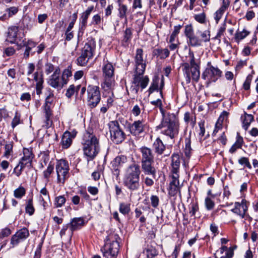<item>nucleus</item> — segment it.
Instances as JSON below:
<instances>
[{
	"mask_svg": "<svg viewBox=\"0 0 258 258\" xmlns=\"http://www.w3.org/2000/svg\"><path fill=\"white\" fill-rule=\"evenodd\" d=\"M89 59V57H86L85 55L81 54L77 59V64L81 66H84L87 64Z\"/></svg>",
	"mask_w": 258,
	"mask_h": 258,
	"instance_id": "53",
	"label": "nucleus"
},
{
	"mask_svg": "<svg viewBox=\"0 0 258 258\" xmlns=\"http://www.w3.org/2000/svg\"><path fill=\"white\" fill-rule=\"evenodd\" d=\"M193 17L197 22L201 24L205 25L207 24V19L206 14L204 12L199 14H195Z\"/></svg>",
	"mask_w": 258,
	"mask_h": 258,
	"instance_id": "38",
	"label": "nucleus"
},
{
	"mask_svg": "<svg viewBox=\"0 0 258 258\" xmlns=\"http://www.w3.org/2000/svg\"><path fill=\"white\" fill-rule=\"evenodd\" d=\"M111 140L116 144L121 143L125 139L126 135L121 130L117 121H112L108 123Z\"/></svg>",
	"mask_w": 258,
	"mask_h": 258,
	"instance_id": "8",
	"label": "nucleus"
},
{
	"mask_svg": "<svg viewBox=\"0 0 258 258\" xmlns=\"http://www.w3.org/2000/svg\"><path fill=\"white\" fill-rule=\"evenodd\" d=\"M147 258H154L158 254L156 248L151 245H148L144 250Z\"/></svg>",
	"mask_w": 258,
	"mask_h": 258,
	"instance_id": "33",
	"label": "nucleus"
},
{
	"mask_svg": "<svg viewBox=\"0 0 258 258\" xmlns=\"http://www.w3.org/2000/svg\"><path fill=\"white\" fill-rule=\"evenodd\" d=\"M225 11L222 10L221 9H219L215 13H214V19L216 21V24H218L219 20L221 18L223 14Z\"/></svg>",
	"mask_w": 258,
	"mask_h": 258,
	"instance_id": "59",
	"label": "nucleus"
},
{
	"mask_svg": "<svg viewBox=\"0 0 258 258\" xmlns=\"http://www.w3.org/2000/svg\"><path fill=\"white\" fill-rule=\"evenodd\" d=\"M141 76L136 73L133 82L137 85V87L140 86L142 89H143L147 86L149 82V79L147 76L141 77Z\"/></svg>",
	"mask_w": 258,
	"mask_h": 258,
	"instance_id": "25",
	"label": "nucleus"
},
{
	"mask_svg": "<svg viewBox=\"0 0 258 258\" xmlns=\"http://www.w3.org/2000/svg\"><path fill=\"white\" fill-rule=\"evenodd\" d=\"M25 212L30 216L33 215L35 212V208L33 204V197L31 196L26 202Z\"/></svg>",
	"mask_w": 258,
	"mask_h": 258,
	"instance_id": "36",
	"label": "nucleus"
},
{
	"mask_svg": "<svg viewBox=\"0 0 258 258\" xmlns=\"http://www.w3.org/2000/svg\"><path fill=\"white\" fill-rule=\"evenodd\" d=\"M241 119L242 121L243 128L245 130H247L251 122L253 120L254 117L251 114L244 112V115L241 116Z\"/></svg>",
	"mask_w": 258,
	"mask_h": 258,
	"instance_id": "32",
	"label": "nucleus"
},
{
	"mask_svg": "<svg viewBox=\"0 0 258 258\" xmlns=\"http://www.w3.org/2000/svg\"><path fill=\"white\" fill-rule=\"evenodd\" d=\"M114 85V78H104V81L101 85L103 90V95H112Z\"/></svg>",
	"mask_w": 258,
	"mask_h": 258,
	"instance_id": "19",
	"label": "nucleus"
},
{
	"mask_svg": "<svg viewBox=\"0 0 258 258\" xmlns=\"http://www.w3.org/2000/svg\"><path fill=\"white\" fill-rule=\"evenodd\" d=\"M102 71L104 78H114V68L112 64L107 60L104 62Z\"/></svg>",
	"mask_w": 258,
	"mask_h": 258,
	"instance_id": "23",
	"label": "nucleus"
},
{
	"mask_svg": "<svg viewBox=\"0 0 258 258\" xmlns=\"http://www.w3.org/2000/svg\"><path fill=\"white\" fill-rule=\"evenodd\" d=\"M255 13L254 12L251 10H248L247 11L246 13L245 16L244 18L247 20V21H250L253 18L255 17Z\"/></svg>",
	"mask_w": 258,
	"mask_h": 258,
	"instance_id": "63",
	"label": "nucleus"
},
{
	"mask_svg": "<svg viewBox=\"0 0 258 258\" xmlns=\"http://www.w3.org/2000/svg\"><path fill=\"white\" fill-rule=\"evenodd\" d=\"M85 224L84 219L83 218H74L72 219L69 224L71 231H73L81 228Z\"/></svg>",
	"mask_w": 258,
	"mask_h": 258,
	"instance_id": "26",
	"label": "nucleus"
},
{
	"mask_svg": "<svg viewBox=\"0 0 258 258\" xmlns=\"http://www.w3.org/2000/svg\"><path fill=\"white\" fill-rule=\"evenodd\" d=\"M180 165V156L177 154H173L172 155L171 172L172 173L179 172Z\"/></svg>",
	"mask_w": 258,
	"mask_h": 258,
	"instance_id": "29",
	"label": "nucleus"
},
{
	"mask_svg": "<svg viewBox=\"0 0 258 258\" xmlns=\"http://www.w3.org/2000/svg\"><path fill=\"white\" fill-rule=\"evenodd\" d=\"M153 147L156 153L159 155L162 154L165 150V145L159 138H158L154 142L153 144Z\"/></svg>",
	"mask_w": 258,
	"mask_h": 258,
	"instance_id": "34",
	"label": "nucleus"
},
{
	"mask_svg": "<svg viewBox=\"0 0 258 258\" xmlns=\"http://www.w3.org/2000/svg\"><path fill=\"white\" fill-rule=\"evenodd\" d=\"M238 163L240 165H244L246 167H247L248 169H251L252 167L249 161L248 158L246 157H241L238 159Z\"/></svg>",
	"mask_w": 258,
	"mask_h": 258,
	"instance_id": "55",
	"label": "nucleus"
},
{
	"mask_svg": "<svg viewBox=\"0 0 258 258\" xmlns=\"http://www.w3.org/2000/svg\"><path fill=\"white\" fill-rule=\"evenodd\" d=\"M26 194V189L25 188L22 186H20L18 188H16L14 191V196L17 199H21L23 196H24Z\"/></svg>",
	"mask_w": 258,
	"mask_h": 258,
	"instance_id": "45",
	"label": "nucleus"
},
{
	"mask_svg": "<svg viewBox=\"0 0 258 258\" xmlns=\"http://www.w3.org/2000/svg\"><path fill=\"white\" fill-rule=\"evenodd\" d=\"M252 79V75L249 74L247 76V77L243 84V87L244 90H248L249 89Z\"/></svg>",
	"mask_w": 258,
	"mask_h": 258,
	"instance_id": "56",
	"label": "nucleus"
},
{
	"mask_svg": "<svg viewBox=\"0 0 258 258\" xmlns=\"http://www.w3.org/2000/svg\"><path fill=\"white\" fill-rule=\"evenodd\" d=\"M69 165L67 161L60 159L57 162L56 171L57 182L63 184L69 177Z\"/></svg>",
	"mask_w": 258,
	"mask_h": 258,
	"instance_id": "11",
	"label": "nucleus"
},
{
	"mask_svg": "<svg viewBox=\"0 0 258 258\" xmlns=\"http://www.w3.org/2000/svg\"><path fill=\"white\" fill-rule=\"evenodd\" d=\"M151 103L155 106H158L159 107L160 111L162 114V116L164 114H166V113H169V112H166L164 110L162 107V103L161 99H158L156 100L152 101L151 102Z\"/></svg>",
	"mask_w": 258,
	"mask_h": 258,
	"instance_id": "49",
	"label": "nucleus"
},
{
	"mask_svg": "<svg viewBox=\"0 0 258 258\" xmlns=\"http://www.w3.org/2000/svg\"><path fill=\"white\" fill-rule=\"evenodd\" d=\"M35 157L31 148H23V156L20 158L18 165L15 167L14 172L16 175L19 177L22 173L23 170L32 167V161Z\"/></svg>",
	"mask_w": 258,
	"mask_h": 258,
	"instance_id": "7",
	"label": "nucleus"
},
{
	"mask_svg": "<svg viewBox=\"0 0 258 258\" xmlns=\"http://www.w3.org/2000/svg\"><path fill=\"white\" fill-rule=\"evenodd\" d=\"M222 71L217 67H214L210 62L202 73V78L207 81L208 84L216 82L222 75Z\"/></svg>",
	"mask_w": 258,
	"mask_h": 258,
	"instance_id": "10",
	"label": "nucleus"
},
{
	"mask_svg": "<svg viewBox=\"0 0 258 258\" xmlns=\"http://www.w3.org/2000/svg\"><path fill=\"white\" fill-rule=\"evenodd\" d=\"M80 85L75 86L74 85H70L67 89L66 93V96L68 98H71L75 93H78L80 88Z\"/></svg>",
	"mask_w": 258,
	"mask_h": 258,
	"instance_id": "37",
	"label": "nucleus"
},
{
	"mask_svg": "<svg viewBox=\"0 0 258 258\" xmlns=\"http://www.w3.org/2000/svg\"><path fill=\"white\" fill-rule=\"evenodd\" d=\"M160 79L158 76H155L153 79L152 84L148 90L149 94H151L155 90H158V84Z\"/></svg>",
	"mask_w": 258,
	"mask_h": 258,
	"instance_id": "41",
	"label": "nucleus"
},
{
	"mask_svg": "<svg viewBox=\"0 0 258 258\" xmlns=\"http://www.w3.org/2000/svg\"><path fill=\"white\" fill-rule=\"evenodd\" d=\"M189 63L186 62L182 64L183 74L187 84L190 83L191 78L194 81L198 82L200 76V67L195 61L192 52H189Z\"/></svg>",
	"mask_w": 258,
	"mask_h": 258,
	"instance_id": "5",
	"label": "nucleus"
},
{
	"mask_svg": "<svg viewBox=\"0 0 258 258\" xmlns=\"http://www.w3.org/2000/svg\"><path fill=\"white\" fill-rule=\"evenodd\" d=\"M118 3V16L121 19H124L125 20L127 21L126 14L128 13V9L126 5L122 4L120 0L117 1Z\"/></svg>",
	"mask_w": 258,
	"mask_h": 258,
	"instance_id": "30",
	"label": "nucleus"
},
{
	"mask_svg": "<svg viewBox=\"0 0 258 258\" xmlns=\"http://www.w3.org/2000/svg\"><path fill=\"white\" fill-rule=\"evenodd\" d=\"M247 211V206L246 201L243 199L240 203L235 202L234 208L231 210V211L239 216L241 218H244L246 216V213Z\"/></svg>",
	"mask_w": 258,
	"mask_h": 258,
	"instance_id": "18",
	"label": "nucleus"
},
{
	"mask_svg": "<svg viewBox=\"0 0 258 258\" xmlns=\"http://www.w3.org/2000/svg\"><path fill=\"white\" fill-rule=\"evenodd\" d=\"M120 239L118 235L111 234L106 237L105 243L101 248L103 256L106 258H113L117 256L119 251V242Z\"/></svg>",
	"mask_w": 258,
	"mask_h": 258,
	"instance_id": "6",
	"label": "nucleus"
},
{
	"mask_svg": "<svg viewBox=\"0 0 258 258\" xmlns=\"http://www.w3.org/2000/svg\"><path fill=\"white\" fill-rule=\"evenodd\" d=\"M142 154L141 162L154 160V154L152 150L146 147L140 148Z\"/></svg>",
	"mask_w": 258,
	"mask_h": 258,
	"instance_id": "24",
	"label": "nucleus"
},
{
	"mask_svg": "<svg viewBox=\"0 0 258 258\" xmlns=\"http://www.w3.org/2000/svg\"><path fill=\"white\" fill-rule=\"evenodd\" d=\"M53 94L52 93H50L48 96L45 99V105L44 106H48L51 108V104L53 102Z\"/></svg>",
	"mask_w": 258,
	"mask_h": 258,
	"instance_id": "62",
	"label": "nucleus"
},
{
	"mask_svg": "<svg viewBox=\"0 0 258 258\" xmlns=\"http://www.w3.org/2000/svg\"><path fill=\"white\" fill-rule=\"evenodd\" d=\"M72 76V72L71 71V67H69L64 69L62 72V76H61L63 80V83L66 84L68 83L69 77Z\"/></svg>",
	"mask_w": 258,
	"mask_h": 258,
	"instance_id": "42",
	"label": "nucleus"
},
{
	"mask_svg": "<svg viewBox=\"0 0 258 258\" xmlns=\"http://www.w3.org/2000/svg\"><path fill=\"white\" fill-rule=\"evenodd\" d=\"M179 191V185L173 184L170 183L169 187L168 189V194L170 196L174 197L175 195H176V194Z\"/></svg>",
	"mask_w": 258,
	"mask_h": 258,
	"instance_id": "46",
	"label": "nucleus"
},
{
	"mask_svg": "<svg viewBox=\"0 0 258 258\" xmlns=\"http://www.w3.org/2000/svg\"><path fill=\"white\" fill-rule=\"evenodd\" d=\"M179 121L177 116L173 113H168L162 116L160 124L157 126L161 133L171 140L177 138L179 132Z\"/></svg>",
	"mask_w": 258,
	"mask_h": 258,
	"instance_id": "1",
	"label": "nucleus"
},
{
	"mask_svg": "<svg viewBox=\"0 0 258 258\" xmlns=\"http://www.w3.org/2000/svg\"><path fill=\"white\" fill-rule=\"evenodd\" d=\"M43 113L45 117V126L46 128H48L52 124V111L50 106H44Z\"/></svg>",
	"mask_w": 258,
	"mask_h": 258,
	"instance_id": "28",
	"label": "nucleus"
},
{
	"mask_svg": "<svg viewBox=\"0 0 258 258\" xmlns=\"http://www.w3.org/2000/svg\"><path fill=\"white\" fill-rule=\"evenodd\" d=\"M66 202L64 196H59L55 198L54 205L56 208H60L64 205Z\"/></svg>",
	"mask_w": 258,
	"mask_h": 258,
	"instance_id": "40",
	"label": "nucleus"
},
{
	"mask_svg": "<svg viewBox=\"0 0 258 258\" xmlns=\"http://www.w3.org/2000/svg\"><path fill=\"white\" fill-rule=\"evenodd\" d=\"M21 114L18 111L15 112V116L14 117L11 125L13 128H14L17 125L20 123L21 122Z\"/></svg>",
	"mask_w": 258,
	"mask_h": 258,
	"instance_id": "50",
	"label": "nucleus"
},
{
	"mask_svg": "<svg viewBox=\"0 0 258 258\" xmlns=\"http://www.w3.org/2000/svg\"><path fill=\"white\" fill-rule=\"evenodd\" d=\"M87 105L90 108L97 106L101 100L100 92L99 87L89 85L87 88Z\"/></svg>",
	"mask_w": 258,
	"mask_h": 258,
	"instance_id": "9",
	"label": "nucleus"
},
{
	"mask_svg": "<svg viewBox=\"0 0 258 258\" xmlns=\"http://www.w3.org/2000/svg\"><path fill=\"white\" fill-rule=\"evenodd\" d=\"M29 235V231L25 227L18 230L11 236L10 240L11 248H14L17 246L20 243L27 239Z\"/></svg>",
	"mask_w": 258,
	"mask_h": 258,
	"instance_id": "12",
	"label": "nucleus"
},
{
	"mask_svg": "<svg viewBox=\"0 0 258 258\" xmlns=\"http://www.w3.org/2000/svg\"><path fill=\"white\" fill-rule=\"evenodd\" d=\"M94 8V6H93L89 7L87 8V9L82 13L81 17V22L80 23V26L78 33L79 36H80L81 34V35L83 34L84 30L85 29L87 25V19L92 11L93 10Z\"/></svg>",
	"mask_w": 258,
	"mask_h": 258,
	"instance_id": "22",
	"label": "nucleus"
},
{
	"mask_svg": "<svg viewBox=\"0 0 258 258\" xmlns=\"http://www.w3.org/2000/svg\"><path fill=\"white\" fill-rule=\"evenodd\" d=\"M95 47V41L94 39L90 40L85 44L82 49L81 54L90 58L93 55Z\"/></svg>",
	"mask_w": 258,
	"mask_h": 258,
	"instance_id": "21",
	"label": "nucleus"
},
{
	"mask_svg": "<svg viewBox=\"0 0 258 258\" xmlns=\"http://www.w3.org/2000/svg\"><path fill=\"white\" fill-rule=\"evenodd\" d=\"M74 138V136H73L70 132L68 131L65 132L62 136L60 142L62 148L63 149L69 148L72 145V140Z\"/></svg>",
	"mask_w": 258,
	"mask_h": 258,
	"instance_id": "27",
	"label": "nucleus"
},
{
	"mask_svg": "<svg viewBox=\"0 0 258 258\" xmlns=\"http://www.w3.org/2000/svg\"><path fill=\"white\" fill-rule=\"evenodd\" d=\"M140 174V167L137 164L134 163L127 168L123 183L130 191H135L139 189Z\"/></svg>",
	"mask_w": 258,
	"mask_h": 258,
	"instance_id": "4",
	"label": "nucleus"
},
{
	"mask_svg": "<svg viewBox=\"0 0 258 258\" xmlns=\"http://www.w3.org/2000/svg\"><path fill=\"white\" fill-rule=\"evenodd\" d=\"M53 166L50 164H49L47 169L43 171V176L46 179L47 182L49 181V178L51 174L53 172Z\"/></svg>",
	"mask_w": 258,
	"mask_h": 258,
	"instance_id": "51",
	"label": "nucleus"
},
{
	"mask_svg": "<svg viewBox=\"0 0 258 258\" xmlns=\"http://www.w3.org/2000/svg\"><path fill=\"white\" fill-rule=\"evenodd\" d=\"M19 31V29L18 26L10 27L8 30L7 41L11 44H16L19 46V42L22 40V37Z\"/></svg>",
	"mask_w": 258,
	"mask_h": 258,
	"instance_id": "15",
	"label": "nucleus"
},
{
	"mask_svg": "<svg viewBox=\"0 0 258 258\" xmlns=\"http://www.w3.org/2000/svg\"><path fill=\"white\" fill-rule=\"evenodd\" d=\"M126 162L127 158L124 155L117 156L111 162V167L114 170L113 174L115 175L116 177L119 175L118 168L122 166Z\"/></svg>",
	"mask_w": 258,
	"mask_h": 258,
	"instance_id": "17",
	"label": "nucleus"
},
{
	"mask_svg": "<svg viewBox=\"0 0 258 258\" xmlns=\"http://www.w3.org/2000/svg\"><path fill=\"white\" fill-rule=\"evenodd\" d=\"M11 233V231L10 228H6L2 230L0 232V239H3L6 237H8Z\"/></svg>",
	"mask_w": 258,
	"mask_h": 258,
	"instance_id": "61",
	"label": "nucleus"
},
{
	"mask_svg": "<svg viewBox=\"0 0 258 258\" xmlns=\"http://www.w3.org/2000/svg\"><path fill=\"white\" fill-rule=\"evenodd\" d=\"M169 53V51L167 48L155 49L153 51V54L157 57H159L160 59H165L168 57Z\"/></svg>",
	"mask_w": 258,
	"mask_h": 258,
	"instance_id": "35",
	"label": "nucleus"
},
{
	"mask_svg": "<svg viewBox=\"0 0 258 258\" xmlns=\"http://www.w3.org/2000/svg\"><path fill=\"white\" fill-rule=\"evenodd\" d=\"M129 130L131 134L134 136H139L145 131L146 122L144 119L135 121L129 125Z\"/></svg>",
	"mask_w": 258,
	"mask_h": 258,
	"instance_id": "16",
	"label": "nucleus"
},
{
	"mask_svg": "<svg viewBox=\"0 0 258 258\" xmlns=\"http://www.w3.org/2000/svg\"><path fill=\"white\" fill-rule=\"evenodd\" d=\"M250 33V32L244 29L242 31H237L235 34V39L237 42L245 38Z\"/></svg>",
	"mask_w": 258,
	"mask_h": 258,
	"instance_id": "39",
	"label": "nucleus"
},
{
	"mask_svg": "<svg viewBox=\"0 0 258 258\" xmlns=\"http://www.w3.org/2000/svg\"><path fill=\"white\" fill-rule=\"evenodd\" d=\"M130 205V204L128 203H120L119 208V212L123 215L128 214L131 211Z\"/></svg>",
	"mask_w": 258,
	"mask_h": 258,
	"instance_id": "44",
	"label": "nucleus"
},
{
	"mask_svg": "<svg viewBox=\"0 0 258 258\" xmlns=\"http://www.w3.org/2000/svg\"><path fill=\"white\" fill-rule=\"evenodd\" d=\"M36 82V92L37 95H40L41 93V90L43 89V84L44 82L43 79H40Z\"/></svg>",
	"mask_w": 258,
	"mask_h": 258,
	"instance_id": "57",
	"label": "nucleus"
},
{
	"mask_svg": "<svg viewBox=\"0 0 258 258\" xmlns=\"http://www.w3.org/2000/svg\"><path fill=\"white\" fill-rule=\"evenodd\" d=\"M60 69L59 67H56L53 74L50 76L48 82V84L53 88L57 89L58 90H61L66 85L64 83L61 77L60 76Z\"/></svg>",
	"mask_w": 258,
	"mask_h": 258,
	"instance_id": "14",
	"label": "nucleus"
},
{
	"mask_svg": "<svg viewBox=\"0 0 258 258\" xmlns=\"http://www.w3.org/2000/svg\"><path fill=\"white\" fill-rule=\"evenodd\" d=\"M13 144L12 142L7 143L5 146V151L4 156L9 158L10 156L13 154Z\"/></svg>",
	"mask_w": 258,
	"mask_h": 258,
	"instance_id": "47",
	"label": "nucleus"
},
{
	"mask_svg": "<svg viewBox=\"0 0 258 258\" xmlns=\"http://www.w3.org/2000/svg\"><path fill=\"white\" fill-rule=\"evenodd\" d=\"M184 153L186 158L189 159L191 155L190 141L189 139L186 140Z\"/></svg>",
	"mask_w": 258,
	"mask_h": 258,
	"instance_id": "52",
	"label": "nucleus"
},
{
	"mask_svg": "<svg viewBox=\"0 0 258 258\" xmlns=\"http://www.w3.org/2000/svg\"><path fill=\"white\" fill-rule=\"evenodd\" d=\"M183 119L186 123L190 122V124L193 126L196 123V116L193 114H191L189 112H186L184 113Z\"/></svg>",
	"mask_w": 258,
	"mask_h": 258,
	"instance_id": "43",
	"label": "nucleus"
},
{
	"mask_svg": "<svg viewBox=\"0 0 258 258\" xmlns=\"http://www.w3.org/2000/svg\"><path fill=\"white\" fill-rule=\"evenodd\" d=\"M36 45V43L33 40L30 39L26 41V39H25L22 40V43L20 44L19 46L20 48L23 47H26L32 49V48L35 47Z\"/></svg>",
	"mask_w": 258,
	"mask_h": 258,
	"instance_id": "48",
	"label": "nucleus"
},
{
	"mask_svg": "<svg viewBox=\"0 0 258 258\" xmlns=\"http://www.w3.org/2000/svg\"><path fill=\"white\" fill-rule=\"evenodd\" d=\"M132 32L130 28H126L124 33V40L127 42L132 38Z\"/></svg>",
	"mask_w": 258,
	"mask_h": 258,
	"instance_id": "64",
	"label": "nucleus"
},
{
	"mask_svg": "<svg viewBox=\"0 0 258 258\" xmlns=\"http://www.w3.org/2000/svg\"><path fill=\"white\" fill-rule=\"evenodd\" d=\"M205 204L207 210H210L214 208L215 203L211 198L207 197L205 200Z\"/></svg>",
	"mask_w": 258,
	"mask_h": 258,
	"instance_id": "54",
	"label": "nucleus"
},
{
	"mask_svg": "<svg viewBox=\"0 0 258 258\" xmlns=\"http://www.w3.org/2000/svg\"><path fill=\"white\" fill-rule=\"evenodd\" d=\"M150 200L152 206L154 208H157L159 203V198L157 196L152 195L150 198Z\"/></svg>",
	"mask_w": 258,
	"mask_h": 258,
	"instance_id": "60",
	"label": "nucleus"
},
{
	"mask_svg": "<svg viewBox=\"0 0 258 258\" xmlns=\"http://www.w3.org/2000/svg\"><path fill=\"white\" fill-rule=\"evenodd\" d=\"M56 68H55L54 66L49 62H47L45 65V73L46 75H49L53 71H55Z\"/></svg>",
	"mask_w": 258,
	"mask_h": 258,
	"instance_id": "58",
	"label": "nucleus"
},
{
	"mask_svg": "<svg viewBox=\"0 0 258 258\" xmlns=\"http://www.w3.org/2000/svg\"><path fill=\"white\" fill-rule=\"evenodd\" d=\"M154 161L141 162L142 169L145 175H151L155 178L156 174V169L153 164Z\"/></svg>",
	"mask_w": 258,
	"mask_h": 258,
	"instance_id": "20",
	"label": "nucleus"
},
{
	"mask_svg": "<svg viewBox=\"0 0 258 258\" xmlns=\"http://www.w3.org/2000/svg\"><path fill=\"white\" fill-rule=\"evenodd\" d=\"M136 73L142 75L145 72L146 63V61L143 59V50L141 48H138L136 51L135 57Z\"/></svg>",
	"mask_w": 258,
	"mask_h": 258,
	"instance_id": "13",
	"label": "nucleus"
},
{
	"mask_svg": "<svg viewBox=\"0 0 258 258\" xmlns=\"http://www.w3.org/2000/svg\"><path fill=\"white\" fill-rule=\"evenodd\" d=\"M184 33L187 38L188 44L192 47L201 46L204 42L206 43L210 40V30H206L203 31L198 30L195 35L191 25H187L185 26Z\"/></svg>",
	"mask_w": 258,
	"mask_h": 258,
	"instance_id": "3",
	"label": "nucleus"
},
{
	"mask_svg": "<svg viewBox=\"0 0 258 258\" xmlns=\"http://www.w3.org/2000/svg\"><path fill=\"white\" fill-rule=\"evenodd\" d=\"M84 154L87 160H92L100 151L99 140L93 133L86 132L84 133L82 141Z\"/></svg>",
	"mask_w": 258,
	"mask_h": 258,
	"instance_id": "2",
	"label": "nucleus"
},
{
	"mask_svg": "<svg viewBox=\"0 0 258 258\" xmlns=\"http://www.w3.org/2000/svg\"><path fill=\"white\" fill-rule=\"evenodd\" d=\"M18 12V8L16 7H12L7 8L5 13L0 17V19L2 20H7L13 16L15 15Z\"/></svg>",
	"mask_w": 258,
	"mask_h": 258,
	"instance_id": "31",
	"label": "nucleus"
}]
</instances>
